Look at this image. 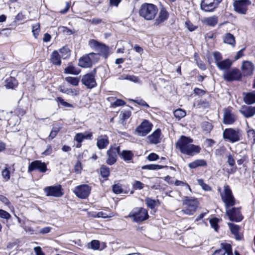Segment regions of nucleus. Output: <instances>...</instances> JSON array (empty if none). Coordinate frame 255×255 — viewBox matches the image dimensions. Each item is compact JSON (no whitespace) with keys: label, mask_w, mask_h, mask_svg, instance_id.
<instances>
[{"label":"nucleus","mask_w":255,"mask_h":255,"mask_svg":"<svg viewBox=\"0 0 255 255\" xmlns=\"http://www.w3.org/2000/svg\"><path fill=\"white\" fill-rule=\"evenodd\" d=\"M198 206L197 199L186 196L183 200V209L181 212L186 215H192L196 212Z\"/></svg>","instance_id":"7ed1b4c3"},{"label":"nucleus","mask_w":255,"mask_h":255,"mask_svg":"<svg viewBox=\"0 0 255 255\" xmlns=\"http://www.w3.org/2000/svg\"><path fill=\"white\" fill-rule=\"evenodd\" d=\"M61 58H62L61 56L56 50L54 51L50 56L51 62L56 65H61Z\"/></svg>","instance_id":"393cba45"},{"label":"nucleus","mask_w":255,"mask_h":255,"mask_svg":"<svg viewBox=\"0 0 255 255\" xmlns=\"http://www.w3.org/2000/svg\"><path fill=\"white\" fill-rule=\"evenodd\" d=\"M97 140V146L99 149L107 148L109 144V137L107 135L98 136Z\"/></svg>","instance_id":"412c9836"},{"label":"nucleus","mask_w":255,"mask_h":255,"mask_svg":"<svg viewBox=\"0 0 255 255\" xmlns=\"http://www.w3.org/2000/svg\"><path fill=\"white\" fill-rule=\"evenodd\" d=\"M81 70L78 67L74 66L71 63L68 64V66L64 69V73L68 74L78 75Z\"/></svg>","instance_id":"a878e982"},{"label":"nucleus","mask_w":255,"mask_h":255,"mask_svg":"<svg viewBox=\"0 0 255 255\" xmlns=\"http://www.w3.org/2000/svg\"><path fill=\"white\" fill-rule=\"evenodd\" d=\"M242 73L237 68H232L225 71L223 74L224 80L227 82L240 81L242 78Z\"/></svg>","instance_id":"1a4fd4ad"},{"label":"nucleus","mask_w":255,"mask_h":255,"mask_svg":"<svg viewBox=\"0 0 255 255\" xmlns=\"http://www.w3.org/2000/svg\"><path fill=\"white\" fill-rule=\"evenodd\" d=\"M197 183L205 191H209L211 190V187L207 184L205 183L204 180L202 179H197Z\"/></svg>","instance_id":"ea45409f"},{"label":"nucleus","mask_w":255,"mask_h":255,"mask_svg":"<svg viewBox=\"0 0 255 255\" xmlns=\"http://www.w3.org/2000/svg\"><path fill=\"white\" fill-rule=\"evenodd\" d=\"M113 191L116 194H120L123 192L122 186L119 184H114L113 186Z\"/></svg>","instance_id":"49530a36"},{"label":"nucleus","mask_w":255,"mask_h":255,"mask_svg":"<svg viewBox=\"0 0 255 255\" xmlns=\"http://www.w3.org/2000/svg\"><path fill=\"white\" fill-rule=\"evenodd\" d=\"M120 146H111L107 150V154L108 158L107 160V163L109 165L114 164L117 161V154H120Z\"/></svg>","instance_id":"4468645a"},{"label":"nucleus","mask_w":255,"mask_h":255,"mask_svg":"<svg viewBox=\"0 0 255 255\" xmlns=\"http://www.w3.org/2000/svg\"><path fill=\"white\" fill-rule=\"evenodd\" d=\"M58 30L59 32L66 33L67 35H71L73 33V31L72 30L65 26L59 27Z\"/></svg>","instance_id":"de8ad7c7"},{"label":"nucleus","mask_w":255,"mask_h":255,"mask_svg":"<svg viewBox=\"0 0 255 255\" xmlns=\"http://www.w3.org/2000/svg\"><path fill=\"white\" fill-rule=\"evenodd\" d=\"M186 27L190 31H193L197 28V26L193 25L189 20L185 22Z\"/></svg>","instance_id":"09e8293b"},{"label":"nucleus","mask_w":255,"mask_h":255,"mask_svg":"<svg viewBox=\"0 0 255 255\" xmlns=\"http://www.w3.org/2000/svg\"><path fill=\"white\" fill-rule=\"evenodd\" d=\"M75 139L79 143L82 142L84 140V135L83 133H77L75 136ZM81 146V144H79V145H77V147H80Z\"/></svg>","instance_id":"864d4df0"},{"label":"nucleus","mask_w":255,"mask_h":255,"mask_svg":"<svg viewBox=\"0 0 255 255\" xmlns=\"http://www.w3.org/2000/svg\"><path fill=\"white\" fill-rule=\"evenodd\" d=\"M242 73L244 76H250L253 74L254 65L250 61H244L241 67Z\"/></svg>","instance_id":"6ab92c4d"},{"label":"nucleus","mask_w":255,"mask_h":255,"mask_svg":"<svg viewBox=\"0 0 255 255\" xmlns=\"http://www.w3.org/2000/svg\"><path fill=\"white\" fill-rule=\"evenodd\" d=\"M57 101L60 103V104L62 106H63L65 107H67V108L73 107V106L71 104L65 102L63 99H62L60 97H58L57 98Z\"/></svg>","instance_id":"4d7b16f0"},{"label":"nucleus","mask_w":255,"mask_h":255,"mask_svg":"<svg viewBox=\"0 0 255 255\" xmlns=\"http://www.w3.org/2000/svg\"><path fill=\"white\" fill-rule=\"evenodd\" d=\"M158 158V155L154 153H150L147 157V159L149 161H155L157 160Z\"/></svg>","instance_id":"680f3d73"},{"label":"nucleus","mask_w":255,"mask_h":255,"mask_svg":"<svg viewBox=\"0 0 255 255\" xmlns=\"http://www.w3.org/2000/svg\"><path fill=\"white\" fill-rule=\"evenodd\" d=\"M82 83L87 88L92 89L95 87L97 84L93 73H88L84 75L81 80Z\"/></svg>","instance_id":"a211bd4d"},{"label":"nucleus","mask_w":255,"mask_h":255,"mask_svg":"<svg viewBox=\"0 0 255 255\" xmlns=\"http://www.w3.org/2000/svg\"><path fill=\"white\" fill-rule=\"evenodd\" d=\"M35 170H37L41 172L44 173L47 170V166L44 162H42L40 160H35L29 164L28 172L30 173Z\"/></svg>","instance_id":"dca6fc26"},{"label":"nucleus","mask_w":255,"mask_h":255,"mask_svg":"<svg viewBox=\"0 0 255 255\" xmlns=\"http://www.w3.org/2000/svg\"><path fill=\"white\" fill-rule=\"evenodd\" d=\"M174 115L176 118L180 120L186 116V112L181 109H178L174 112Z\"/></svg>","instance_id":"e433bc0d"},{"label":"nucleus","mask_w":255,"mask_h":255,"mask_svg":"<svg viewBox=\"0 0 255 255\" xmlns=\"http://www.w3.org/2000/svg\"><path fill=\"white\" fill-rule=\"evenodd\" d=\"M226 253V250L221 247V249L216 251L213 255H225Z\"/></svg>","instance_id":"338daca9"},{"label":"nucleus","mask_w":255,"mask_h":255,"mask_svg":"<svg viewBox=\"0 0 255 255\" xmlns=\"http://www.w3.org/2000/svg\"><path fill=\"white\" fill-rule=\"evenodd\" d=\"M242 135V131L239 128H226L223 133L224 139L232 143L240 140Z\"/></svg>","instance_id":"39448f33"},{"label":"nucleus","mask_w":255,"mask_h":255,"mask_svg":"<svg viewBox=\"0 0 255 255\" xmlns=\"http://www.w3.org/2000/svg\"><path fill=\"white\" fill-rule=\"evenodd\" d=\"M202 129L207 132H209L212 129L213 127L211 124L205 122L201 125Z\"/></svg>","instance_id":"37998d69"},{"label":"nucleus","mask_w":255,"mask_h":255,"mask_svg":"<svg viewBox=\"0 0 255 255\" xmlns=\"http://www.w3.org/2000/svg\"><path fill=\"white\" fill-rule=\"evenodd\" d=\"M153 125L146 120L143 122L136 128L135 132L139 136H144L147 135L152 129Z\"/></svg>","instance_id":"9b49d317"},{"label":"nucleus","mask_w":255,"mask_h":255,"mask_svg":"<svg viewBox=\"0 0 255 255\" xmlns=\"http://www.w3.org/2000/svg\"><path fill=\"white\" fill-rule=\"evenodd\" d=\"M0 201L8 206H9L10 204V203L8 199L3 195H0Z\"/></svg>","instance_id":"0e129e2a"},{"label":"nucleus","mask_w":255,"mask_h":255,"mask_svg":"<svg viewBox=\"0 0 255 255\" xmlns=\"http://www.w3.org/2000/svg\"><path fill=\"white\" fill-rule=\"evenodd\" d=\"M36 255H45L40 247H36L34 248Z\"/></svg>","instance_id":"774afa93"},{"label":"nucleus","mask_w":255,"mask_h":255,"mask_svg":"<svg viewBox=\"0 0 255 255\" xmlns=\"http://www.w3.org/2000/svg\"><path fill=\"white\" fill-rule=\"evenodd\" d=\"M40 31V24L36 23L32 26V32L35 38H37Z\"/></svg>","instance_id":"58836bf2"},{"label":"nucleus","mask_w":255,"mask_h":255,"mask_svg":"<svg viewBox=\"0 0 255 255\" xmlns=\"http://www.w3.org/2000/svg\"><path fill=\"white\" fill-rule=\"evenodd\" d=\"M161 130L160 129H156L151 134L147 136L149 142L151 144H157L160 142Z\"/></svg>","instance_id":"4be33fe9"},{"label":"nucleus","mask_w":255,"mask_h":255,"mask_svg":"<svg viewBox=\"0 0 255 255\" xmlns=\"http://www.w3.org/2000/svg\"><path fill=\"white\" fill-rule=\"evenodd\" d=\"M174 184L176 186H181L185 188V189L188 190L190 192H191V189L189 185L186 182L182 181L176 180L174 182Z\"/></svg>","instance_id":"79ce46f5"},{"label":"nucleus","mask_w":255,"mask_h":255,"mask_svg":"<svg viewBox=\"0 0 255 255\" xmlns=\"http://www.w3.org/2000/svg\"><path fill=\"white\" fill-rule=\"evenodd\" d=\"M230 230L233 234L234 235L235 238L237 240H240V236L239 234L240 227L238 225L229 223L228 224Z\"/></svg>","instance_id":"c85d7f7f"},{"label":"nucleus","mask_w":255,"mask_h":255,"mask_svg":"<svg viewBox=\"0 0 255 255\" xmlns=\"http://www.w3.org/2000/svg\"><path fill=\"white\" fill-rule=\"evenodd\" d=\"M52 148L51 146L48 145L46 149L45 150H44L42 153V154L45 155V156H47V155L51 154L52 153Z\"/></svg>","instance_id":"69168bd1"},{"label":"nucleus","mask_w":255,"mask_h":255,"mask_svg":"<svg viewBox=\"0 0 255 255\" xmlns=\"http://www.w3.org/2000/svg\"><path fill=\"white\" fill-rule=\"evenodd\" d=\"M157 7L152 4L144 3L141 5L139 9L138 13L140 16L144 19L150 21L154 19L153 25L155 26H159L166 21L169 17V13L164 8L162 7L158 14Z\"/></svg>","instance_id":"f257e3e1"},{"label":"nucleus","mask_w":255,"mask_h":255,"mask_svg":"<svg viewBox=\"0 0 255 255\" xmlns=\"http://www.w3.org/2000/svg\"><path fill=\"white\" fill-rule=\"evenodd\" d=\"M60 53L61 54L60 55L63 59H66L70 55V51L69 48L66 47H63L60 49Z\"/></svg>","instance_id":"c9c22d12"},{"label":"nucleus","mask_w":255,"mask_h":255,"mask_svg":"<svg viewBox=\"0 0 255 255\" xmlns=\"http://www.w3.org/2000/svg\"><path fill=\"white\" fill-rule=\"evenodd\" d=\"M204 21L206 24L214 26L218 22V18L217 17L214 16L205 18Z\"/></svg>","instance_id":"72a5a7b5"},{"label":"nucleus","mask_w":255,"mask_h":255,"mask_svg":"<svg viewBox=\"0 0 255 255\" xmlns=\"http://www.w3.org/2000/svg\"><path fill=\"white\" fill-rule=\"evenodd\" d=\"M13 80H14L12 79L6 80V84L5 86L7 88L13 89L16 86L15 83H13Z\"/></svg>","instance_id":"bf43d9fd"},{"label":"nucleus","mask_w":255,"mask_h":255,"mask_svg":"<svg viewBox=\"0 0 255 255\" xmlns=\"http://www.w3.org/2000/svg\"><path fill=\"white\" fill-rule=\"evenodd\" d=\"M164 166L163 165H160L158 164H149L144 165L142 167V169H147V170H157L164 168Z\"/></svg>","instance_id":"f704fd0d"},{"label":"nucleus","mask_w":255,"mask_h":255,"mask_svg":"<svg viewBox=\"0 0 255 255\" xmlns=\"http://www.w3.org/2000/svg\"><path fill=\"white\" fill-rule=\"evenodd\" d=\"M89 45L91 47H98L101 49L103 51H107L108 50V48L105 45L101 44L94 39L91 40L89 41Z\"/></svg>","instance_id":"7c9ffc66"},{"label":"nucleus","mask_w":255,"mask_h":255,"mask_svg":"<svg viewBox=\"0 0 255 255\" xmlns=\"http://www.w3.org/2000/svg\"><path fill=\"white\" fill-rule=\"evenodd\" d=\"M222 0H202L201 9L206 12L213 11Z\"/></svg>","instance_id":"9d476101"},{"label":"nucleus","mask_w":255,"mask_h":255,"mask_svg":"<svg viewBox=\"0 0 255 255\" xmlns=\"http://www.w3.org/2000/svg\"><path fill=\"white\" fill-rule=\"evenodd\" d=\"M244 102L248 105L255 103V92H251L244 93Z\"/></svg>","instance_id":"5701e85b"},{"label":"nucleus","mask_w":255,"mask_h":255,"mask_svg":"<svg viewBox=\"0 0 255 255\" xmlns=\"http://www.w3.org/2000/svg\"><path fill=\"white\" fill-rule=\"evenodd\" d=\"M73 191L79 198L85 199L89 195L91 188L88 185H82L76 187Z\"/></svg>","instance_id":"2eb2a0df"},{"label":"nucleus","mask_w":255,"mask_h":255,"mask_svg":"<svg viewBox=\"0 0 255 255\" xmlns=\"http://www.w3.org/2000/svg\"><path fill=\"white\" fill-rule=\"evenodd\" d=\"M1 176L4 181H7L10 178V168L8 167L7 165H6L4 169L1 172Z\"/></svg>","instance_id":"2f4dec72"},{"label":"nucleus","mask_w":255,"mask_h":255,"mask_svg":"<svg viewBox=\"0 0 255 255\" xmlns=\"http://www.w3.org/2000/svg\"><path fill=\"white\" fill-rule=\"evenodd\" d=\"M0 217L5 219H9L11 218V215L6 211L0 209Z\"/></svg>","instance_id":"5fc2aeb1"},{"label":"nucleus","mask_w":255,"mask_h":255,"mask_svg":"<svg viewBox=\"0 0 255 255\" xmlns=\"http://www.w3.org/2000/svg\"><path fill=\"white\" fill-rule=\"evenodd\" d=\"M213 56L214 59L215 60L216 64H218V62H220L222 61V54L219 52H215L213 53Z\"/></svg>","instance_id":"3c124183"},{"label":"nucleus","mask_w":255,"mask_h":255,"mask_svg":"<svg viewBox=\"0 0 255 255\" xmlns=\"http://www.w3.org/2000/svg\"><path fill=\"white\" fill-rule=\"evenodd\" d=\"M251 4V1L250 0H235L233 6L236 12L241 14H246L248 6Z\"/></svg>","instance_id":"6e6552de"},{"label":"nucleus","mask_w":255,"mask_h":255,"mask_svg":"<svg viewBox=\"0 0 255 255\" xmlns=\"http://www.w3.org/2000/svg\"><path fill=\"white\" fill-rule=\"evenodd\" d=\"M43 190L47 196L60 197L63 194L62 187L59 184L47 186L44 188Z\"/></svg>","instance_id":"f8f14e48"},{"label":"nucleus","mask_w":255,"mask_h":255,"mask_svg":"<svg viewBox=\"0 0 255 255\" xmlns=\"http://www.w3.org/2000/svg\"><path fill=\"white\" fill-rule=\"evenodd\" d=\"M227 162L231 166H233L235 165V160L234 156L232 155L229 154L227 155Z\"/></svg>","instance_id":"13d9d810"},{"label":"nucleus","mask_w":255,"mask_h":255,"mask_svg":"<svg viewBox=\"0 0 255 255\" xmlns=\"http://www.w3.org/2000/svg\"><path fill=\"white\" fill-rule=\"evenodd\" d=\"M60 129V128L59 127H54L49 135V139L51 140L53 139L57 134Z\"/></svg>","instance_id":"a19ab883"},{"label":"nucleus","mask_w":255,"mask_h":255,"mask_svg":"<svg viewBox=\"0 0 255 255\" xmlns=\"http://www.w3.org/2000/svg\"><path fill=\"white\" fill-rule=\"evenodd\" d=\"M207 166V162L204 159H197L188 164V167L191 169H195L198 167Z\"/></svg>","instance_id":"bb28decb"},{"label":"nucleus","mask_w":255,"mask_h":255,"mask_svg":"<svg viewBox=\"0 0 255 255\" xmlns=\"http://www.w3.org/2000/svg\"><path fill=\"white\" fill-rule=\"evenodd\" d=\"M91 249L96 250L99 249L100 242L98 240H93L90 243Z\"/></svg>","instance_id":"6e6d98bb"},{"label":"nucleus","mask_w":255,"mask_h":255,"mask_svg":"<svg viewBox=\"0 0 255 255\" xmlns=\"http://www.w3.org/2000/svg\"><path fill=\"white\" fill-rule=\"evenodd\" d=\"M101 174L103 177L106 178L109 176L110 174V170L109 168L106 166H103L101 167Z\"/></svg>","instance_id":"c03bdc74"},{"label":"nucleus","mask_w":255,"mask_h":255,"mask_svg":"<svg viewBox=\"0 0 255 255\" xmlns=\"http://www.w3.org/2000/svg\"><path fill=\"white\" fill-rule=\"evenodd\" d=\"M247 133L248 137L250 140L251 141L252 143H255V131L254 129L250 128L248 126L247 129Z\"/></svg>","instance_id":"473e14b6"},{"label":"nucleus","mask_w":255,"mask_h":255,"mask_svg":"<svg viewBox=\"0 0 255 255\" xmlns=\"http://www.w3.org/2000/svg\"><path fill=\"white\" fill-rule=\"evenodd\" d=\"M218 221H219L218 219L217 218L211 219L210 220V223L211 224V227L213 228H214L216 231H217L218 229Z\"/></svg>","instance_id":"603ef678"},{"label":"nucleus","mask_w":255,"mask_h":255,"mask_svg":"<svg viewBox=\"0 0 255 255\" xmlns=\"http://www.w3.org/2000/svg\"><path fill=\"white\" fill-rule=\"evenodd\" d=\"M113 216V215L112 214L108 215L106 213H105L102 211H101V212H99L98 213H97V215L96 216H95L94 217H98V218L101 217V218H106L112 217Z\"/></svg>","instance_id":"052dcab7"},{"label":"nucleus","mask_w":255,"mask_h":255,"mask_svg":"<svg viewBox=\"0 0 255 255\" xmlns=\"http://www.w3.org/2000/svg\"><path fill=\"white\" fill-rule=\"evenodd\" d=\"M236 120V116L233 113L231 107H228L224 109L223 123L225 125H232Z\"/></svg>","instance_id":"f3484780"},{"label":"nucleus","mask_w":255,"mask_h":255,"mask_svg":"<svg viewBox=\"0 0 255 255\" xmlns=\"http://www.w3.org/2000/svg\"><path fill=\"white\" fill-rule=\"evenodd\" d=\"M119 155L126 161L132 160L133 157V153L130 150H123L121 153L120 152Z\"/></svg>","instance_id":"c756f323"},{"label":"nucleus","mask_w":255,"mask_h":255,"mask_svg":"<svg viewBox=\"0 0 255 255\" xmlns=\"http://www.w3.org/2000/svg\"><path fill=\"white\" fill-rule=\"evenodd\" d=\"M65 80L73 86H77L79 82V80L77 77H67L65 78Z\"/></svg>","instance_id":"4c0bfd02"},{"label":"nucleus","mask_w":255,"mask_h":255,"mask_svg":"<svg viewBox=\"0 0 255 255\" xmlns=\"http://www.w3.org/2000/svg\"><path fill=\"white\" fill-rule=\"evenodd\" d=\"M221 246L222 248L226 250V253L227 254V255H233L232 251V247L230 244L227 243H222Z\"/></svg>","instance_id":"a18cd8bd"},{"label":"nucleus","mask_w":255,"mask_h":255,"mask_svg":"<svg viewBox=\"0 0 255 255\" xmlns=\"http://www.w3.org/2000/svg\"><path fill=\"white\" fill-rule=\"evenodd\" d=\"M193 139L190 137L181 135L178 139L176 146L182 153L193 156L199 153L201 149L199 146L193 144Z\"/></svg>","instance_id":"f03ea898"},{"label":"nucleus","mask_w":255,"mask_h":255,"mask_svg":"<svg viewBox=\"0 0 255 255\" xmlns=\"http://www.w3.org/2000/svg\"><path fill=\"white\" fill-rule=\"evenodd\" d=\"M218 191L220 193L221 199L224 203L226 208H230L235 204L236 200L228 185H224L223 192L221 191L220 187H218Z\"/></svg>","instance_id":"20e7f679"},{"label":"nucleus","mask_w":255,"mask_h":255,"mask_svg":"<svg viewBox=\"0 0 255 255\" xmlns=\"http://www.w3.org/2000/svg\"><path fill=\"white\" fill-rule=\"evenodd\" d=\"M82 169V164L80 161H78L75 166V171L78 173H81Z\"/></svg>","instance_id":"e2e57ef3"},{"label":"nucleus","mask_w":255,"mask_h":255,"mask_svg":"<svg viewBox=\"0 0 255 255\" xmlns=\"http://www.w3.org/2000/svg\"><path fill=\"white\" fill-rule=\"evenodd\" d=\"M232 65V61L229 59H226L218 62L217 67L221 70H226L230 69Z\"/></svg>","instance_id":"b1692460"},{"label":"nucleus","mask_w":255,"mask_h":255,"mask_svg":"<svg viewBox=\"0 0 255 255\" xmlns=\"http://www.w3.org/2000/svg\"><path fill=\"white\" fill-rule=\"evenodd\" d=\"M147 211L143 208H134L129 214L128 217L131 218L134 222H143L148 218Z\"/></svg>","instance_id":"0eeeda50"},{"label":"nucleus","mask_w":255,"mask_h":255,"mask_svg":"<svg viewBox=\"0 0 255 255\" xmlns=\"http://www.w3.org/2000/svg\"><path fill=\"white\" fill-rule=\"evenodd\" d=\"M223 41L224 43L230 44L234 47L236 44L234 36L230 33H227L223 36Z\"/></svg>","instance_id":"cd10ccee"},{"label":"nucleus","mask_w":255,"mask_h":255,"mask_svg":"<svg viewBox=\"0 0 255 255\" xmlns=\"http://www.w3.org/2000/svg\"><path fill=\"white\" fill-rule=\"evenodd\" d=\"M99 59V54L90 53L79 59L78 65L83 68L90 67L97 62Z\"/></svg>","instance_id":"423d86ee"},{"label":"nucleus","mask_w":255,"mask_h":255,"mask_svg":"<svg viewBox=\"0 0 255 255\" xmlns=\"http://www.w3.org/2000/svg\"><path fill=\"white\" fill-rule=\"evenodd\" d=\"M226 214L232 221L240 222L242 220L243 217L241 214L239 208H226Z\"/></svg>","instance_id":"ddd939ff"},{"label":"nucleus","mask_w":255,"mask_h":255,"mask_svg":"<svg viewBox=\"0 0 255 255\" xmlns=\"http://www.w3.org/2000/svg\"><path fill=\"white\" fill-rule=\"evenodd\" d=\"M240 112L246 118H249L255 115V107L243 106Z\"/></svg>","instance_id":"aec40b11"},{"label":"nucleus","mask_w":255,"mask_h":255,"mask_svg":"<svg viewBox=\"0 0 255 255\" xmlns=\"http://www.w3.org/2000/svg\"><path fill=\"white\" fill-rule=\"evenodd\" d=\"M146 203L148 207L153 209L156 206V201L150 198H147L146 200Z\"/></svg>","instance_id":"8fccbe9b"}]
</instances>
